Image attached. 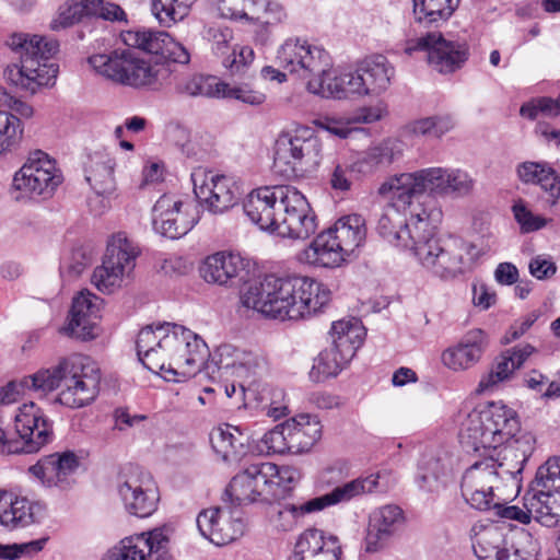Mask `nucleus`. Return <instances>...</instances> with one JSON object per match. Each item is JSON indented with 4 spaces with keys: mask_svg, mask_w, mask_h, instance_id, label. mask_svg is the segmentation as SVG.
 Returning <instances> with one entry per match:
<instances>
[{
    "mask_svg": "<svg viewBox=\"0 0 560 560\" xmlns=\"http://www.w3.org/2000/svg\"><path fill=\"white\" fill-rule=\"evenodd\" d=\"M337 245L350 257L362 245L366 236L365 220L360 214H348L338 219L327 230Z\"/></svg>",
    "mask_w": 560,
    "mask_h": 560,
    "instance_id": "nucleus-37",
    "label": "nucleus"
},
{
    "mask_svg": "<svg viewBox=\"0 0 560 560\" xmlns=\"http://www.w3.org/2000/svg\"><path fill=\"white\" fill-rule=\"evenodd\" d=\"M245 21L252 24L269 25L287 18L283 5L277 0H246Z\"/></svg>",
    "mask_w": 560,
    "mask_h": 560,
    "instance_id": "nucleus-41",
    "label": "nucleus"
},
{
    "mask_svg": "<svg viewBox=\"0 0 560 560\" xmlns=\"http://www.w3.org/2000/svg\"><path fill=\"white\" fill-rule=\"evenodd\" d=\"M517 418L516 410L503 400L479 402L467 413L468 420H516Z\"/></svg>",
    "mask_w": 560,
    "mask_h": 560,
    "instance_id": "nucleus-49",
    "label": "nucleus"
},
{
    "mask_svg": "<svg viewBox=\"0 0 560 560\" xmlns=\"http://www.w3.org/2000/svg\"><path fill=\"white\" fill-rule=\"evenodd\" d=\"M199 273L207 283L232 288L248 280V261L237 253L221 250L202 260Z\"/></svg>",
    "mask_w": 560,
    "mask_h": 560,
    "instance_id": "nucleus-25",
    "label": "nucleus"
},
{
    "mask_svg": "<svg viewBox=\"0 0 560 560\" xmlns=\"http://www.w3.org/2000/svg\"><path fill=\"white\" fill-rule=\"evenodd\" d=\"M5 43L19 58V62L8 66L4 72L13 85L31 94L54 85L58 66L51 59L59 48L57 40L35 34L13 33Z\"/></svg>",
    "mask_w": 560,
    "mask_h": 560,
    "instance_id": "nucleus-8",
    "label": "nucleus"
},
{
    "mask_svg": "<svg viewBox=\"0 0 560 560\" xmlns=\"http://www.w3.org/2000/svg\"><path fill=\"white\" fill-rule=\"evenodd\" d=\"M288 424H290V422H279L272 430L264 435L262 442L266 444L268 452L275 454L291 453V446L287 439V433H289Z\"/></svg>",
    "mask_w": 560,
    "mask_h": 560,
    "instance_id": "nucleus-60",
    "label": "nucleus"
},
{
    "mask_svg": "<svg viewBox=\"0 0 560 560\" xmlns=\"http://www.w3.org/2000/svg\"><path fill=\"white\" fill-rule=\"evenodd\" d=\"M244 470L258 490L261 503L268 504L284 499L301 479L295 467L270 462L254 463Z\"/></svg>",
    "mask_w": 560,
    "mask_h": 560,
    "instance_id": "nucleus-19",
    "label": "nucleus"
},
{
    "mask_svg": "<svg viewBox=\"0 0 560 560\" xmlns=\"http://www.w3.org/2000/svg\"><path fill=\"white\" fill-rule=\"evenodd\" d=\"M330 301V291L307 277L266 276L249 283L241 293L246 308L279 320H298L316 314Z\"/></svg>",
    "mask_w": 560,
    "mask_h": 560,
    "instance_id": "nucleus-3",
    "label": "nucleus"
},
{
    "mask_svg": "<svg viewBox=\"0 0 560 560\" xmlns=\"http://www.w3.org/2000/svg\"><path fill=\"white\" fill-rule=\"evenodd\" d=\"M91 67L103 77L135 89H160L171 77L166 61L139 58L130 48H116L89 58Z\"/></svg>",
    "mask_w": 560,
    "mask_h": 560,
    "instance_id": "nucleus-9",
    "label": "nucleus"
},
{
    "mask_svg": "<svg viewBox=\"0 0 560 560\" xmlns=\"http://www.w3.org/2000/svg\"><path fill=\"white\" fill-rule=\"evenodd\" d=\"M255 52L252 47L243 45H233L231 54L226 55L222 65L232 74H241L252 65Z\"/></svg>",
    "mask_w": 560,
    "mask_h": 560,
    "instance_id": "nucleus-58",
    "label": "nucleus"
},
{
    "mask_svg": "<svg viewBox=\"0 0 560 560\" xmlns=\"http://www.w3.org/2000/svg\"><path fill=\"white\" fill-rule=\"evenodd\" d=\"M0 453L34 454L54 439L51 422H2Z\"/></svg>",
    "mask_w": 560,
    "mask_h": 560,
    "instance_id": "nucleus-21",
    "label": "nucleus"
},
{
    "mask_svg": "<svg viewBox=\"0 0 560 560\" xmlns=\"http://www.w3.org/2000/svg\"><path fill=\"white\" fill-rule=\"evenodd\" d=\"M383 183L377 194L387 199L386 206L377 219L376 231L392 245L409 249L419 264L442 279H452L471 268L479 252L472 243L447 235L436 236L430 224L429 213L407 210L412 200H400L394 191L382 192Z\"/></svg>",
    "mask_w": 560,
    "mask_h": 560,
    "instance_id": "nucleus-1",
    "label": "nucleus"
},
{
    "mask_svg": "<svg viewBox=\"0 0 560 560\" xmlns=\"http://www.w3.org/2000/svg\"><path fill=\"white\" fill-rule=\"evenodd\" d=\"M515 371L512 358L504 351L495 358L490 371L480 378L476 392L478 394L492 392L501 383L509 381Z\"/></svg>",
    "mask_w": 560,
    "mask_h": 560,
    "instance_id": "nucleus-45",
    "label": "nucleus"
},
{
    "mask_svg": "<svg viewBox=\"0 0 560 560\" xmlns=\"http://www.w3.org/2000/svg\"><path fill=\"white\" fill-rule=\"evenodd\" d=\"M489 345L487 334L479 328L467 331L457 346L446 349L442 354L443 363L454 370H466L475 365Z\"/></svg>",
    "mask_w": 560,
    "mask_h": 560,
    "instance_id": "nucleus-30",
    "label": "nucleus"
},
{
    "mask_svg": "<svg viewBox=\"0 0 560 560\" xmlns=\"http://www.w3.org/2000/svg\"><path fill=\"white\" fill-rule=\"evenodd\" d=\"M220 97L233 98L252 106H259L266 101V94L252 86L249 83L231 85L220 82Z\"/></svg>",
    "mask_w": 560,
    "mask_h": 560,
    "instance_id": "nucleus-52",
    "label": "nucleus"
},
{
    "mask_svg": "<svg viewBox=\"0 0 560 560\" xmlns=\"http://www.w3.org/2000/svg\"><path fill=\"white\" fill-rule=\"evenodd\" d=\"M446 167H428L388 177L383 182L382 192L392 190L400 200H412L424 192L446 197Z\"/></svg>",
    "mask_w": 560,
    "mask_h": 560,
    "instance_id": "nucleus-20",
    "label": "nucleus"
},
{
    "mask_svg": "<svg viewBox=\"0 0 560 560\" xmlns=\"http://www.w3.org/2000/svg\"><path fill=\"white\" fill-rule=\"evenodd\" d=\"M194 194L201 207L212 214H222L235 207L243 191L232 177L214 174L202 167L191 173Z\"/></svg>",
    "mask_w": 560,
    "mask_h": 560,
    "instance_id": "nucleus-14",
    "label": "nucleus"
},
{
    "mask_svg": "<svg viewBox=\"0 0 560 560\" xmlns=\"http://www.w3.org/2000/svg\"><path fill=\"white\" fill-rule=\"evenodd\" d=\"M517 173L524 183L540 185L545 190L552 189L557 179L556 172L546 163L525 162Z\"/></svg>",
    "mask_w": 560,
    "mask_h": 560,
    "instance_id": "nucleus-50",
    "label": "nucleus"
},
{
    "mask_svg": "<svg viewBox=\"0 0 560 560\" xmlns=\"http://www.w3.org/2000/svg\"><path fill=\"white\" fill-rule=\"evenodd\" d=\"M174 532L172 525L164 524L126 537L106 553L105 560H171V537Z\"/></svg>",
    "mask_w": 560,
    "mask_h": 560,
    "instance_id": "nucleus-15",
    "label": "nucleus"
},
{
    "mask_svg": "<svg viewBox=\"0 0 560 560\" xmlns=\"http://www.w3.org/2000/svg\"><path fill=\"white\" fill-rule=\"evenodd\" d=\"M474 446L497 448L504 446L499 458H485L482 462L493 468L498 482L503 488V500L515 498L522 488L524 466L535 450L536 436L522 425V422H476Z\"/></svg>",
    "mask_w": 560,
    "mask_h": 560,
    "instance_id": "nucleus-7",
    "label": "nucleus"
},
{
    "mask_svg": "<svg viewBox=\"0 0 560 560\" xmlns=\"http://www.w3.org/2000/svg\"><path fill=\"white\" fill-rule=\"evenodd\" d=\"M56 162L43 151L32 152L13 178V187L31 197L49 198L61 184Z\"/></svg>",
    "mask_w": 560,
    "mask_h": 560,
    "instance_id": "nucleus-17",
    "label": "nucleus"
},
{
    "mask_svg": "<svg viewBox=\"0 0 560 560\" xmlns=\"http://www.w3.org/2000/svg\"><path fill=\"white\" fill-rule=\"evenodd\" d=\"M36 504L25 497L14 493L9 514L4 516L5 528L16 529L36 522Z\"/></svg>",
    "mask_w": 560,
    "mask_h": 560,
    "instance_id": "nucleus-48",
    "label": "nucleus"
},
{
    "mask_svg": "<svg viewBox=\"0 0 560 560\" xmlns=\"http://www.w3.org/2000/svg\"><path fill=\"white\" fill-rule=\"evenodd\" d=\"M214 77L192 75L176 85V92L190 97H220V84Z\"/></svg>",
    "mask_w": 560,
    "mask_h": 560,
    "instance_id": "nucleus-47",
    "label": "nucleus"
},
{
    "mask_svg": "<svg viewBox=\"0 0 560 560\" xmlns=\"http://www.w3.org/2000/svg\"><path fill=\"white\" fill-rule=\"evenodd\" d=\"M225 495L235 506L261 503L258 490L254 487L250 477L246 475L244 469L231 479L225 489Z\"/></svg>",
    "mask_w": 560,
    "mask_h": 560,
    "instance_id": "nucleus-46",
    "label": "nucleus"
},
{
    "mask_svg": "<svg viewBox=\"0 0 560 560\" xmlns=\"http://www.w3.org/2000/svg\"><path fill=\"white\" fill-rule=\"evenodd\" d=\"M80 467V459L73 451L55 452L43 456L28 471L46 487L69 489L74 482V475Z\"/></svg>",
    "mask_w": 560,
    "mask_h": 560,
    "instance_id": "nucleus-26",
    "label": "nucleus"
},
{
    "mask_svg": "<svg viewBox=\"0 0 560 560\" xmlns=\"http://www.w3.org/2000/svg\"><path fill=\"white\" fill-rule=\"evenodd\" d=\"M277 62L290 73L310 77L306 88L312 94L339 101L366 96L357 69L341 71L332 68L331 57L323 47L288 39L278 49Z\"/></svg>",
    "mask_w": 560,
    "mask_h": 560,
    "instance_id": "nucleus-4",
    "label": "nucleus"
},
{
    "mask_svg": "<svg viewBox=\"0 0 560 560\" xmlns=\"http://www.w3.org/2000/svg\"><path fill=\"white\" fill-rule=\"evenodd\" d=\"M364 337L365 328L357 318L340 319L331 325V346L339 349L345 358L353 359L357 350L363 343Z\"/></svg>",
    "mask_w": 560,
    "mask_h": 560,
    "instance_id": "nucleus-38",
    "label": "nucleus"
},
{
    "mask_svg": "<svg viewBox=\"0 0 560 560\" xmlns=\"http://www.w3.org/2000/svg\"><path fill=\"white\" fill-rule=\"evenodd\" d=\"M249 440L250 432L247 428L230 422H220L209 433L213 452L224 462L235 459L238 453L248 446Z\"/></svg>",
    "mask_w": 560,
    "mask_h": 560,
    "instance_id": "nucleus-33",
    "label": "nucleus"
},
{
    "mask_svg": "<svg viewBox=\"0 0 560 560\" xmlns=\"http://www.w3.org/2000/svg\"><path fill=\"white\" fill-rule=\"evenodd\" d=\"M191 203L183 202L172 194L162 195L152 208V225L155 232L170 238L186 235L197 223Z\"/></svg>",
    "mask_w": 560,
    "mask_h": 560,
    "instance_id": "nucleus-23",
    "label": "nucleus"
},
{
    "mask_svg": "<svg viewBox=\"0 0 560 560\" xmlns=\"http://www.w3.org/2000/svg\"><path fill=\"white\" fill-rule=\"evenodd\" d=\"M136 346L139 360L148 370L163 372L164 378L173 382L195 376L210 357L200 336L170 323L141 329Z\"/></svg>",
    "mask_w": 560,
    "mask_h": 560,
    "instance_id": "nucleus-2",
    "label": "nucleus"
},
{
    "mask_svg": "<svg viewBox=\"0 0 560 560\" xmlns=\"http://www.w3.org/2000/svg\"><path fill=\"white\" fill-rule=\"evenodd\" d=\"M454 127L451 116H434L415 120L408 125V130L418 136L440 138Z\"/></svg>",
    "mask_w": 560,
    "mask_h": 560,
    "instance_id": "nucleus-54",
    "label": "nucleus"
},
{
    "mask_svg": "<svg viewBox=\"0 0 560 560\" xmlns=\"http://www.w3.org/2000/svg\"><path fill=\"white\" fill-rule=\"evenodd\" d=\"M100 302V298L90 291H81L73 299L66 332L82 340L95 338L97 335L95 320L98 317Z\"/></svg>",
    "mask_w": 560,
    "mask_h": 560,
    "instance_id": "nucleus-29",
    "label": "nucleus"
},
{
    "mask_svg": "<svg viewBox=\"0 0 560 560\" xmlns=\"http://www.w3.org/2000/svg\"><path fill=\"white\" fill-rule=\"evenodd\" d=\"M377 119L378 116L375 115L371 109L362 108L360 113L348 118L346 124L340 120L327 118L324 122H320V126L329 133L345 139L357 130L355 128L350 127L351 124H371Z\"/></svg>",
    "mask_w": 560,
    "mask_h": 560,
    "instance_id": "nucleus-56",
    "label": "nucleus"
},
{
    "mask_svg": "<svg viewBox=\"0 0 560 560\" xmlns=\"http://www.w3.org/2000/svg\"><path fill=\"white\" fill-rule=\"evenodd\" d=\"M351 360V358H345L339 349L330 346L314 360L310 377L314 382H322L327 377L337 376Z\"/></svg>",
    "mask_w": 560,
    "mask_h": 560,
    "instance_id": "nucleus-42",
    "label": "nucleus"
},
{
    "mask_svg": "<svg viewBox=\"0 0 560 560\" xmlns=\"http://www.w3.org/2000/svg\"><path fill=\"white\" fill-rule=\"evenodd\" d=\"M205 364L211 373L217 369L220 377L247 378L258 363L253 353L242 351L232 345H222L214 352L211 362Z\"/></svg>",
    "mask_w": 560,
    "mask_h": 560,
    "instance_id": "nucleus-31",
    "label": "nucleus"
},
{
    "mask_svg": "<svg viewBox=\"0 0 560 560\" xmlns=\"http://www.w3.org/2000/svg\"><path fill=\"white\" fill-rule=\"evenodd\" d=\"M349 257L342 246L337 245L331 234L326 230L319 233L313 242L299 254V260L316 267L336 268Z\"/></svg>",
    "mask_w": 560,
    "mask_h": 560,
    "instance_id": "nucleus-35",
    "label": "nucleus"
},
{
    "mask_svg": "<svg viewBox=\"0 0 560 560\" xmlns=\"http://www.w3.org/2000/svg\"><path fill=\"white\" fill-rule=\"evenodd\" d=\"M197 0H152V13L163 26L183 21Z\"/></svg>",
    "mask_w": 560,
    "mask_h": 560,
    "instance_id": "nucleus-44",
    "label": "nucleus"
},
{
    "mask_svg": "<svg viewBox=\"0 0 560 560\" xmlns=\"http://www.w3.org/2000/svg\"><path fill=\"white\" fill-rule=\"evenodd\" d=\"M402 151L401 141L388 138L365 150L353 161V167L358 175H370L398 160L402 155Z\"/></svg>",
    "mask_w": 560,
    "mask_h": 560,
    "instance_id": "nucleus-36",
    "label": "nucleus"
},
{
    "mask_svg": "<svg viewBox=\"0 0 560 560\" xmlns=\"http://www.w3.org/2000/svg\"><path fill=\"white\" fill-rule=\"evenodd\" d=\"M197 526L201 535L217 546L234 541L244 530L243 521L221 508L202 510L197 516Z\"/></svg>",
    "mask_w": 560,
    "mask_h": 560,
    "instance_id": "nucleus-28",
    "label": "nucleus"
},
{
    "mask_svg": "<svg viewBox=\"0 0 560 560\" xmlns=\"http://www.w3.org/2000/svg\"><path fill=\"white\" fill-rule=\"evenodd\" d=\"M378 474H371L364 478L346 482L345 486L337 487L331 492L311 499L300 505L284 504L277 513V526L284 532L291 530L296 526L299 520L306 514L373 492L378 486Z\"/></svg>",
    "mask_w": 560,
    "mask_h": 560,
    "instance_id": "nucleus-12",
    "label": "nucleus"
},
{
    "mask_svg": "<svg viewBox=\"0 0 560 560\" xmlns=\"http://www.w3.org/2000/svg\"><path fill=\"white\" fill-rule=\"evenodd\" d=\"M212 51L220 58L231 54L233 32L229 27H210L207 32Z\"/></svg>",
    "mask_w": 560,
    "mask_h": 560,
    "instance_id": "nucleus-62",
    "label": "nucleus"
},
{
    "mask_svg": "<svg viewBox=\"0 0 560 560\" xmlns=\"http://www.w3.org/2000/svg\"><path fill=\"white\" fill-rule=\"evenodd\" d=\"M100 382L101 371L96 362L90 357L73 354L51 370H42L24 378L20 385L12 381L0 387V401L4 405L14 402L20 395V386L48 393L62 384L65 388L58 401L70 408H81L96 398Z\"/></svg>",
    "mask_w": 560,
    "mask_h": 560,
    "instance_id": "nucleus-6",
    "label": "nucleus"
},
{
    "mask_svg": "<svg viewBox=\"0 0 560 560\" xmlns=\"http://www.w3.org/2000/svg\"><path fill=\"white\" fill-rule=\"evenodd\" d=\"M115 159L107 152L97 151L88 155L84 177L97 197H109L115 192Z\"/></svg>",
    "mask_w": 560,
    "mask_h": 560,
    "instance_id": "nucleus-32",
    "label": "nucleus"
},
{
    "mask_svg": "<svg viewBox=\"0 0 560 560\" xmlns=\"http://www.w3.org/2000/svg\"><path fill=\"white\" fill-rule=\"evenodd\" d=\"M243 209L261 230L281 237L305 240L317 229L316 215L310 202L293 186L254 189L246 197Z\"/></svg>",
    "mask_w": 560,
    "mask_h": 560,
    "instance_id": "nucleus-5",
    "label": "nucleus"
},
{
    "mask_svg": "<svg viewBox=\"0 0 560 560\" xmlns=\"http://www.w3.org/2000/svg\"><path fill=\"white\" fill-rule=\"evenodd\" d=\"M369 522H371L373 526H377L395 535L405 523V514L398 505L387 504L374 511Z\"/></svg>",
    "mask_w": 560,
    "mask_h": 560,
    "instance_id": "nucleus-55",
    "label": "nucleus"
},
{
    "mask_svg": "<svg viewBox=\"0 0 560 560\" xmlns=\"http://www.w3.org/2000/svg\"><path fill=\"white\" fill-rule=\"evenodd\" d=\"M288 429L291 453L310 451L322 436V422H290Z\"/></svg>",
    "mask_w": 560,
    "mask_h": 560,
    "instance_id": "nucleus-43",
    "label": "nucleus"
},
{
    "mask_svg": "<svg viewBox=\"0 0 560 560\" xmlns=\"http://www.w3.org/2000/svg\"><path fill=\"white\" fill-rule=\"evenodd\" d=\"M425 51L429 65L440 73H452L468 59V46L464 42L446 39L439 32H429L406 42L405 52Z\"/></svg>",
    "mask_w": 560,
    "mask_h": 560,
    "instance_id": "nucleus-16",
    "label": "nucleus"
},
{
    "mask_svg": "<svg viewBox=\"0 0 560 560\" xmlns=\"http://www.w3.org/2000/svg\"><path fill=\"white\" fill-rule=\"evenodd\" d=\"M23 136L21 119L8 110H0V154L15 147Z\"/></svg>",
    "mask_w": 560,
    "mask_h": 560,
    "instance_id": "nucleus-51",
    "label": "nucleus"
},
{
    "mask_svg": "<svg viewBox=\"0 0 560 560\" xmlns=\"http://www.w3.org/2000/svg\"><path fill=\"white\" fill-rule=\"evenodd\" d=\"M84 18L88 16L80 5L73 0H68L60 5L57 16L50 23V28L54 31L68 28L81 22Z\"/></svg>",
    "mask_w": 560,
    "mask_h": 560,
    "instance_id": "nucleus-59",
    "label": "nucleus"
},
{
    "mask_svg": "<svg viewBox=\"0 0 560 560\" xmlns=\"http://www.w3.org/2000/svg\"><path fill=\"white\" fill-rule=\"evenodd\" d=\"M528 499V491H526L523 500H524V509H521L516 505H505L504 503H501V500L494 501V504L491 509L495 511V515H498L501 518L517 521L521 524H529L530 520L534 518L542 526H546V524L542 522V520L539 517L540 510L538 509L537 512L534 511V508L529 506Z\"/></svg>",
    "mask_w": 560,
    "mask_h": 560,
    "instance_id": "nucleus-53",
    "label": "nucleus"
},
{
    "mask_svg": "<svg viewBox=\"0 0 560 560\" xmlns=\"http://www.w3.org/2000/svg\"><path fill=\"white\" fill-rule=\"evenodd\" d=\"M47 540H48V538H40V539L33 540V541H30L26 544H21V545L14 544V545L4 546V547L0 546V548L2 549V552L0 553V556L5 559L13 560V559L20 558L21 556L26 555V553L27 555L28 553H37L44 549Z\"/></svg>",
    "mask_w": 560,
    "mask_h": 560,
    "instance_id": "nucleus-64",
    "label": "nucleus"
},
{
    "mask_svg": "<svg viewBox=\"0 0 560 560\" xmlns=\"http://www.w3.org/2000/svg\"><path fill=\"white\" fill-rule=\"evenodd\" d=\"M322 158V141L314 129L299 126L278 136L272 167L285 179L304 177L317 170Z\"/></svg>",
    "mask_w": 560,
    "mask_h": 560,
    "instance_id": "nucleus-10",
    "label": "nucleus"
},
{
    "mask_svg": "<svg viewBox=\"0 0 560 560\" xmlns=\"http://www.w3.org/2000/svg\"><path fill=\"white\" fill-rule=\"evenodd\" d=\"M360 176L353 167V161L338 163L332 171L330 185L336 190L348 191L353 180Z\"/></svg>",
    "mask_w": 560,
    "mask_h": 560,
    "instance_id": "nucleus-61",
    "label": "nucleus"
},
{
    "mask_svg": "<svg viewBox=\"0 0 560 560\" xmlns=\"http://www.w3.org/2000/svg\"><path fill=\"white\" fill-rule=\"evenodd\" d=\"M121 40L128 48L159 55L164 60L187 65L190 61L188 49L168 33L147 28L129 30L121 33Z\"/></svg>",
    "mask_w": 560,
    "mask_h": 560,
    "instance_id": "nucleus-24",
    "label": "nucleus"
},
{
    "mask_svg": "<svg viewBox=\"0 0 560 560\" xmlns=\"http://www.w3.org/2000/svg\"><path fill=\"white\" fill-rule=\"evenodd\" d=\"M366 96H378L390 85L395 69L383 55H373L355 67Z\"/></svg>",
    "mask_w": 560,
    "mask_h": 560,
    "instance_id": "nucleus-34",
    "label": "nucleus"
},
{
    "mask_svg": "<svg viewBox=\"0 0 560 560\" xmlns=\"http://www.w3.org/2000/svg\"><path fill=\"white\" fill-rule=\"evenodd\" d=\"M140 250L125 232L113 234L101 266L92 275V283L103 293L110 294L121 288L136 267Z\"/></svg>",
    "mask_w": 560,
    "mask_h": 560,
    "instance_id": "nucleus-11",
    "label": "nucleus"
},
{
    "mask_svg": "<svg viewBox=\"0 0 560 560\" xmlns=\"http://www.w3.org/2000/svg\"><path fill=\"white\" fill-rule=\"evenodd\" d=\"M474 552L479 560H500L509 549L505 548V537L501 528L488 526L476 534Z\"/></svg>",
    "mask_w": 560,
    "mask_h": 560,
    "instance_id": "nucleus-40",
    "label": "nucleus"
},
{
    "mask_svg": "<svg viewBox=\"0 0 560 560\" xmlns=\"http://www.w3.org/2000/svg\"><path fill=\"white\" fill-rule=\"evenodd\" d=\"M460 490L465 501L475 510H491L494 501L502 500L503 488L498 482L493 468L482 460L466 469L462 477Z\"/></svg>",
    "mask_w": 560,
    "mask_h": 560,
    "instance_id": "nucleus-22",
    "label": "nucleus"
},
{
    "mask_svg": "<svg viewBox=\"0 0 560 560\" xmlns=\"http://www.w3.org/2000/svg\"><path fill=\"white\" fill-rule=\"evenodd\" d=\"M394 535L390 533L377 527L373 526L371 522H369L366 535H365V551L366 552H377L384 549Z\"/></svg>",
    "mask_w": 560,
    "mask_h": 560,
    "instance_id": "nucleus-63",
    "label": "nucleus"
},
{
    "mask_svg": "<svg viewBox=\"0 0 560 560\" xmlns=\"http://www.w3.org/2000/svg\"><path fill=\"white\" fill-rule=\"evenodd\" d=\"M529 506L537 512L546 527L560 523V457H550L536 471L528 488Z\"/></svg>",
    "mask_w": 560,
    "mask_h": 560,
    "instance_id": "nucleus-13",
    "label": "nucleus"
},
{
    "mask_svg": "<svg viewBox=\"0 0 560 560\" xmlns=\"http://www.w3.org/2000/svg\"><path fill=\"white\" fill-rule=\"evenodd\" d=\"M446 197L462 198L471 194L475 180L459 168L446 167Z\"/></svg>",
    "mask_w": 560,
    "mask_h": 560,
    "instance_id": "nucleus-57",
    "label": "nucleus"
},
{
    "mask_svg": "<svg viewBox=\"0 0 560 560\" xmlns=\"http://www.w3.org/2000/svg\"><path fill=\"white\" fill-rule=\"evenodd\" d=\"M118 491L126 511L131 515L144 518L158 509V485L150 472L138 466L130 465L126 469L125 480Z\"/></svg>",
    "mask_w": 560,
    "mask_h": 560,
    "instance_id": "nucleus-18",
    "label": "nucleus"
},
{
    "mask_svg": "<svg viewBox=\"0 0 560 560\" xmlns=\"http://www.w3.org/2000/svg\"><path fill=\"white\" fill-rule=\"evenodd\" d=\"M459 0H413L415 20L423 25H439L447 21Z\"/></svg>",
    "mask_w": 560,
    "mask_h": 560,
    "instance_id": "nucleus-39",
    "label": "nucleus"
},
{
    "mask_svg": "<svg viewBox=\"0 0 560 560\" xmlns=\"http://www.w3.org/2000/svg\"><path fill=\"white\" fill-rule=\"evenodd\" d=\"M452 456L443 447H427L419 460L418 487L429 493H440L453 479Z\"/></svg>",
    "mask_w": 560,
    "mask_h": 560,
    "instance_id": "nucleus-27",
    "label": "nucleus"
}]
</instances>
